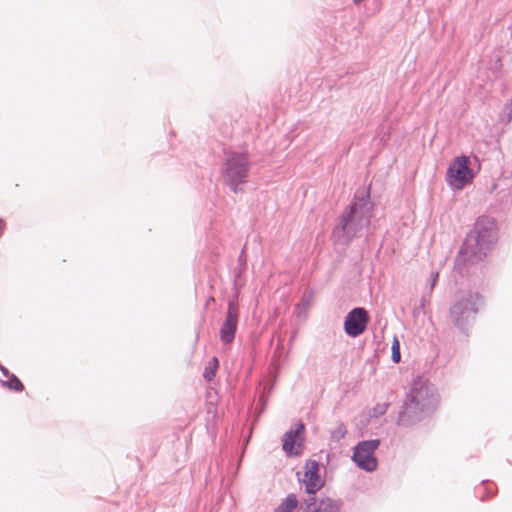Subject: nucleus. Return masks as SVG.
Here are the masks:
<instances>
[{
  "label": "nucleus",
  "mask_w": 512,
  "mask_h": 512,
  "mask_svg": "<svg viewBox=\"0 0 512 512\" xmlns=\"http://www.w3.org/2000/svg\"><path fill=\"white\" fill-rule=\"evenodd\" d=\"M496 241L495 223L489 218H479L465 238L455 259V266L462 270L467 265L481 261Z\"/></svg>",
  "instance_id": "1"
},
{
  "label": "nucleus",
  "mask_w": 512,
  "mask_h": 512,
  "mask_svg": "<svg viewBox=\"0 0 512 512\" xmlns=\"http://www.w3.org/2000/svg\"><path fill=\"white\" fill-rule=\"evenodd\" d=\"M369 194L356 197L348 209L340 217L339 225L334 230V235L344 237L350 241L360 231L367 228L372 216V207L369 205Z\"/></svg>",
  "instance_id": "2"
},
{
  "label": "nucleus",
  "mask_w": 512,
  "mask_h": 512,
  "mask_svg": "<svg viewBox=\"0 0 512 512\" xmlns=\"http://www.w3.org/2000/svg\"><path fill=\"white\" fill-rule=\"evenodd\" d=\"M251 165L250 156L246 150L227 153L222 168L224 182L234 192H238L241 190V185L247 182Z\"/></svg>",
  "instance_id": "3"
},
{
  "label": "nucleus",
  "mask_w": 512,
  "mask_h": 512,
  "mask_svg": "<svg viewBox=\"0 0 512 512\" xmlns=\"http://www.w3.org/2000/svg\"><path fill=\"white\" fill-rule=\"evenodd\" d=\"M476 174L471 168L470 157L460 155L455 157L448 166L446 182L453 190H462L473 183Z\"/></svg>",
  "instance_id": "4"
},
{
  "label": "nucleus",
  "mask_w": 512,
  "mask_h": 512,
  "mask_svg": "<svg viewBox=\"0 0 512 512\" xmlns=\"http://www.w3.org/2000/svg\"><path fill=\"white\" fill-rule=\"evenodd\" d=\"M409 409L419 408L421 411H429L436 407L438 399L433 388L425 381L417 379L413 382L408 395Z\"/></svg>",
  "instance_id": "5"
},
{
  "label": "nucleus",
  "mask_w": 512,
  "mask_h": 512,
  "mask_svg": "<svg viewBox=\"0 0 512 512\" xmlns=\"http://www.w3.org/2000/svg\"><path fill=\"white\" fill-rule=\"evenodd\" d=\"M379 446V440H369L359 443L353 454V460L358 467L366 471H374L377 467V459L374 456Z\"/></svg>",
  "instance_id": "6"
},
{
  "label": "nucleus",
  "mask_w": 512,
  "mask_h": 512,
  "mask_svg": "<svg viewBox=\"0 0 512 512\" xmlns=\"http://www.w3.org/2000/svg\"><path fill=\"white\" fill-rule=\"evenodd\" d=\"M369 316L364 308L352 309L345 318L344 330L350 337H358L367 327Z\"/></svg>",
  "instance_id": "7"
},
{
  "label": "nucleus",
  "mask_w": 512,
  "mask_h": 512,
  "mask_svg": "<svg viewBox=\"0 0 512 512\" xmlns=\"http://www.w3.org/2000/svg\"><path fill=\"white\" fill-rule=\"evenodd\" d=\"M304 425L296 424L294 429L287 431L282 439V447L288 456H297L303 450Z\"/></svg>",
  "instance_id": "8"
},
{
  "label": "nucleus",
  "mask_w": 512,
  "mask_h": 512,
  "mask_svg": "<svg viewBox=\"0 0 512 512\" xmlns=\"http://www.w3.org/2000/svg\"><path fill=\"white\" fill-rule=\"evenodd\" d=\"M480 297L477 293H467L463 295L451 308V314L456 321L463 317H467L470 313L477 312V304Z\"/></svg>",
  "instance_id": "9"
},
{
  "label": "nucleus",
  "mask_w": 512,
  "mask_h": 512,
  "mask_svg": "<svg viewBox=\"0 0 512 512\" xmlns=\"http://www.w3.org/2000/svg\"><path fill=\"white\" fill-rule=\"evenodd\" d=\"M320 465L315 460H308L305 465V473L303 477V483L305 485L306 492L309 494H315L323 487V480L319 475Z\"/></svg>",
  "instance_id": "10"
},
{
  "label": "nucleus",
  "mask_w": 512,
  "mask_h": 512,
  "mask_svg": "<svg viewBox=\"0 0 512 512\" xmlns=\"http://www.w3.org/2000/svg\"><path fill=\"white\" fill-rule=\"evenodd\" d=\"M238 324V307L234 302L228 305L226 319L220 330V338L224 343H231L234 340Z\"/></svg>",
  "instance_id": "11"
},
{
  "label": "nucleus",
  "mask_w": 512,
  "mask_h": 512,
  "mask_svg": "<svg viewBox=\"0 0 512 512\" xmlns=\"http://www.w3.org/2000/svg\"><path fill=\"white\" fill-rule=\"evenodd\" d=\"M307 508L310 512H339L340 503L330 498L321 499L316 503L315 498L307 502Z\"/></svg>",
  "instance_id": "12"
},
{
  "label": "nucleus",
  "mask_w": 512,
  "mask_h": 512,
  "mask_svg": "<svg viewBox=\"0 0 512 512\" xmlns=\"http://www.w3.org/2000/svg\"><path fill=\"white\" fill-rule=\"evenodd\" d=\"M298 505L296 495L289 494L281 504L275 509V512H293Z\"/></svg>",
  "instance_id": "13"
},
{
  "label": "nucleus",
  "mask_w": 512,
  "mask_h": 512,
  "mask_svg": "<svg viewBox=\"0 0 512 512\" xmlns=\"http://www.w3.org/2000/svg\"><path fill=\"white\" fill-rule=\"evenodd\" d=\"M219 362L216 357H213L205 367L203 376L206 380L210 381L214 376L218 369Z\"/></svg>",
  "instance_id": "14"
},
{
  "label": "nucleus",
  "mask_w": 512,
  "mask_h": 512,
  "mask_svg": "<svg viewBox=\"0 0 512 512\" xmlns=\"http://www.w3.org/2000/svg\"><path fill=\"white\" fill-rule=\"evenodd\" d=\"M392 360L394 363H399L401 360V354H400V343L397 338H394V341L392 343Z\"/></svg>",
  "instance_id": "15"
},
{
  "label": "nucleus",
  "mask_w": 512,
  "mask_h": 512,
  "mask_svg": "<svg viewBox=\"0 0 512 512\" xmlns=\"http://www.w3.org/2000/svg\"><path fill=\"white\" fill-rule=\"evenodd\" d=\"M7 385H8L9 388H11V389H13L15 391H21L23 389V384L15 376L11 377V379L7 382Z\"/></svg>",
  "instance_id": "16"
},
{
  "label": "nucleus",
  "mask_w": 512,
  "mask_h": 512,
  "mask_svg": "<svg viewBox=\"0 0 512 512\" xmlns=\"http://www.w3.org/2000/svg\"><path fill=\"white\" fill-rule=\"evenodd\" d=\"M503 112L508 121L512 119V95L511 98L505 103Z\"/></svg>",
  "instance_id": "17"
},
{
  "label": "nucleus",
  "mask_w": 512,
  "mask_h": 512,
  "mask_svg": "<svg viewBox=\"0 0 512 512\" xmlns=\"http://www.w3.org/2000/svg\"><path fill=\"white\" fill-rule=\"evenodd\" d=\"M346 434V429L343 425H339L332 433V437L336 440L342 439Z\"/></svg>",
  "instance_id": "18"
},
{
  "label": "nucleus",
  "mask_w": 512,
  "mask_h": 512,
  "mask_svg": "<svg viewBox=\"0 0 512 512\" xmlns=\"http://www.w3.org/2000/svg\"><path fill=\"white\" fill-rule=\"evenodd\" d=\"M438 278H439V272H433L430 276V280H431V289L434 288V286L436 285L437 281H438Z\"/></svg>",
  "instance_id": "19"
},
{
  "label": "nucleus",
  "mask_w": 512,
  "mask_h": 512,
  "mask_svg": "<svg viewBox=\"0 0 512 512\" xmlns=\"http://www.w3.org/2000/svg\"><path fill=\"white\" fill-rule=\"evenodd\" d=\"M4 229V222L0 219V235L2 234Z\"/></svg>",
  "instance_id": "20"
}]
</instances>
